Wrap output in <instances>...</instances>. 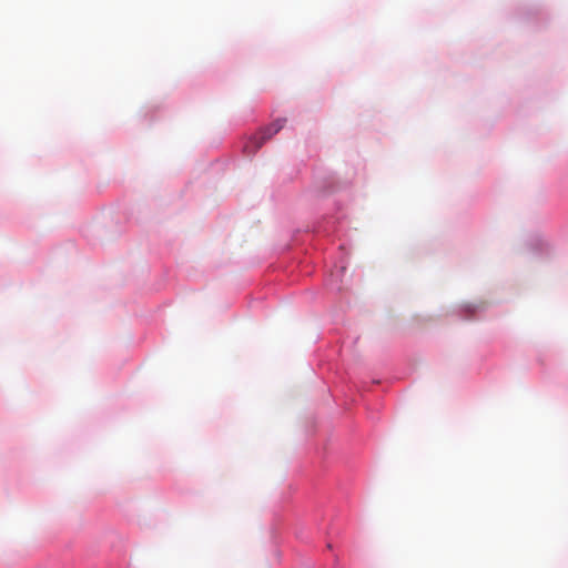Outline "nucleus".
Masks as SVG:
<instances>
[{"label": "nucleus", "mask_w": 568, "mask_h": 568, "mask_svg": "<svg viewBox=\"0 0 568 568\" xmlns=\"http://www.w3.org/2000/svg\"><path fill=\"white\" fill-rule=\"evenodd\" d=\"M284 122L285 120H276L270 126L264 128L257 135L251 138V140L244 145V152L247 155L255 154L267 140L280 132V130L284 126Z\"/></svg>", "instance_id": "f257e3e1"}]
</instances>
